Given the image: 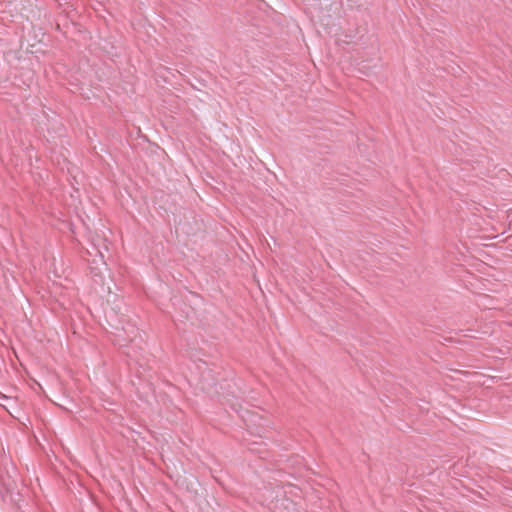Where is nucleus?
<instances>
[{
  "label": "nucleus",
  "mask_w": 512,
  "mask_h": 512,
  "mask_svg": "<svg viewBox=\"0 0 512 512\" xmlns=\"http://www.w3.org/2000/svg\"><path fill=\"white\" fill-rule=\"evenodd\" d=\"M127 336H128V338H129V341H130V342H134V341H135V338H136V336H135V335H134V336H131L130 334H127Z\"/></svg>",
  "instance_id": "nucleus-1"
},
{
  "label": "nucleus",
  "mask_w": 512,
  "mask_h": 512,
  "mask_svg": "<svg viewBox=\"0 0 512 512\" xmlns=\"http://www.w3.org/2000/svg\"><path fill=\"white\" fill-rule=\"evenodd\" d=\"M98 253H99V257H100V259H101V261H102V260H103V255H102V253H101V252H99V251H98Z\"/></svg>",
  "instance_id": "nucleus-2"
}]
</instances>
